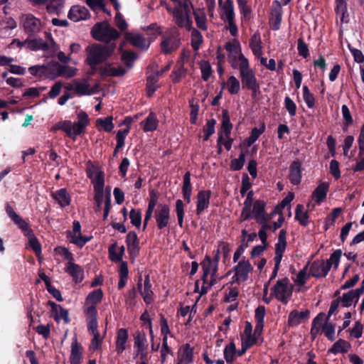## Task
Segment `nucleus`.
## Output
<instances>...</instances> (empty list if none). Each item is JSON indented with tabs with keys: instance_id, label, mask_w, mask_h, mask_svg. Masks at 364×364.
<instances>
[{
	"instance_id": "obj_1",
	"label": "nucleus",
	"mask_w": 364,
	"mask_h": 364,
	"mask_svg": "<svg viewBox=\"0 0 364 364\" xmlns=\"http://www.w3.org/2000/svg\"><path fill=\"white\" fill-rule=\"evenodd\" d=\"M77 122H72L70 120L60 121L54 124L50 130L55 132L63 130L68 136L75 140L77 136L83 134L89 124L88 115L85 112H80L77 114Z\"/></svg>"
},
{
	"instance_id": "obj_2",
	"label": "nucleus",
	"mask_w": 364,
	"mask_h": 364,
	"mask_svg": "<svg viewBox=\"0 0 364 364\" xmlns=\"http://www.w3.org/2000/svg\"><path fill=\"white\" fill-rule=\"evenodd\" d=\"M168 11L172 14L173 23L181 28L190 31L193 28L191 14L193 5L190 0H183V3L175 5L174 8L166 6Z\"/></svg>"
},
{
	"instance_id": "obj_3",
	"label": "nucleus",
	"mask_w": 364,
	"mask_h": 364,
	"mask_svg": "<svg viewBox=\"0 0 364 364\" xmlns=\"http://www.w3.org/2000/svg\"><path fill=\"white\" fill-rule=\"evenodd\" d=\"M6 212L10 218L15 223V224L23 232L24 235L28 238V245L27 247L31 248L41 259V246L38 239L33 234L29 225L22 218H21L7 203L6 205Z\"/></svg>"
},
{
	"instance_id": "obj_4",
	"label": "nucleus",
	"mask_w": 364,
	"mask_h": 364,
	"mask_svg": "<svg viewBox=\"0 0 364 364\" xmlns=\"http://www.w3.org/2000/svg\"><path fill=\"white\" fill-rule=\"evenodd\" d=\"M218 266V259L213 260L207 255L201 262L203 269L201 294H206L208 290L220 280L217 274Z\"/></svg>"
},
{
	"instance_id": "obj_5",
	"label": "nucleus",
	"mask_w": 364,
	"mask_h": 364,
	"mask_svg": "<svg viewBox=\"0 0 364 364\" xmlns=\"http://www.w3.org/2000/svg\"><path fill=\"white\" fill-rule=\"evenodd\" d=\"M114 44L102 46L94 44L87 48V56L86 61L91 68L95 69L97 65L106 60L112 55L114 50Z\"/></svg>"
},
{
	"instance_id": "obj_6",
	"label": "nucleus",
	"mask_w": 364,
	"mask_h": 364,
	"mask_svg": "<svg viewBox=\"0 0 364 364\" xmlns=\"http://www.w3.org/2000/svg\"><path fill=\"white\" fill-rule=\"evenodd\" d=\"M328 317H326L324 313H319L313 320L311 328V334L315 338L321 333H323L326 337L333 341L335 339V326L328 322Z\"/></svg>"
},
{
	"instance_id": "obj_7",
	"label": "nucleus",
	"mask_w": 364,
	"mask_h": 364,
	"mask_svg": "<svg viewBox=\"0 0 364 364\" xmlns=\"http://www.w3.org/2000/svg\"><path fill=\"white\" fill-rule=\"evenodd\" d=\"M235 69L239 70L242 87L251 90L256 95L259 92L260 86L255 71L250 68L249 60L238 65Z\"/></svg>"
},
{
	"instance_id": "obj_8",
	"label": "nucleus",
	"mask_w": 364,
	"mask_h": 364,
	"mask_svg": "<svg viewBox=\"0 0 364 364\" xmlns=\"http://www.w3.org/2000/svg\"><path fill=\"white\" fill-rule=\"evenodd\" d=\"M91 33L95 40L106 43L117 39L119 36V32L107 21L95 24L91 30Z\"/></svg>"
},
{
	"instance_id": "obj_9",
	"label": "nucleus",
	"mask_w": 364,
	"mask_h": 364,
	"mask_svg": "<svg viewBox=\"0 0 364 364\" xmlns=\"http://www.w3.org/2000/svg\"><path fill=\"white\" fill-rule=\"evenodd\" d=\"M103 297V291L101 289H95L87 296L83 312L87 320H97V311L96 305L99 304Z\"/></svg>"
},
{
	"instance_id": "obj_10",
	"label": "nucleus",
	"mask_w": 364,
	"mask_h": 364,
	"mask_svg": "<svg viewBox=\"0 0 364 364\" xmlns=\"http://www.w3.org/2000/svg\"><path fill=\"white\" fill-rule=\"evenodd\" d=\"M293 285L288 278L278 279L272 288V294L280 302L287 304L291 298Z\"/></svg>"
},
{
	"instance_id": "obj_11",
	"label": "nucleus",
	"mask_w": 364,
	"mask_h": 364,
	"mask_svg": "<svg viewBox=\"0 0 364 364\" xmlns=\"http://www.w3.org/2000/svg\"><path fill=\"white\" fill-rule=\"evenodd\" d=\"M225 48L228 53L229 61L233 68L248 61V59L242 53L240 43L237 39H232L227 42Z\"/></svg>"
},
{
	"instance_id": "obj_12",
	"label": "nucleus",
	"mask_w": 364,
	"mask_h": 364,
	"mask_svg": "<svg viewBox=\"0 0 364 364\" xmlns=\"http://www.w3.org/2000/svg\"><path fill=\"white\" fill-rule=\"evenodd\" d=\"M180 44L178 32L176 27L171 28L166 31L161 43V50L166 53H170L176 50Z\"/></svg>"
},
{
	"instance_id": "obj_13",
	"label": "nucleus",
	"mask_w": 364,
	"mask_h": 364,
	"mask_svg": "<svg viewBox=\"0 0 364 364\" xmlns=\"http://www.w3.org/2000/svg\"><path fill=\"white\" fill-rule=\"evenodd\" d=\"M77 73V69L61 65L57 62L50 63L46 65V75L54 78L56 77H72Z\"/></svg>"
},
{
	"instance_id": "obj_14",
	"label": "nucleus",
	"mask_w": 364,
	"mask_h": 364,
	"mask_svg": "<svg viewBox=\"0 0 364 364\" xmlns=\"http://www.w3.org/2000/svg\"><path fill=\"white\" fill-rule=\"evenodd\" d=\"M87 174L93 184L94 191H104V172L97 166L89 163L87 166Z\"/></svg>"
},
{
	"instance_id": "obj_15",
	"label": "nucleus",
	"mask_w": 364,
	"mask_h": 364,
	"mask_svg": "<svg viewBox=\"0 0 364 364\" xmlns=\"http://www.w3.org/2000/svg\"><path fill=\"white\" fill-rule=\"evenodd\" d=\"M21 24L24 31L30 36L39 33L43 28L41 20L31 14L22 16Z\"/></svg>"
},
{
	"instance_id": "obj_16",
	"label": "nucleus",
	"mask_w": 364,
	"mask_h": 364,
	"mask_svg": "<svg viewBox=\"0 0 364 364\" xmlns=\"http://www.w3.org/2000/svg\"><path fill=\"white\" fill-rule=\"evenodd\" d=\"M68 89L78 95H91L96 92L97 86L92 87L86 79H77L68 85Z\"/></svg>"
},
{
	"instance_id": "obj_17",
	"label": "nucleus",
	"mask_w": 364,
	"mask_h": 364,
	"mask_svg": "<svg viewBox=\"0 0 364 364\" xmlns=\"http://www.w3.org/2000/svg\"><path fill=\"white\" fill-rule=\"evenodd\" d=\"M87 331L92 336L90 344V350L96 351L100 348L104 336H101L98 331L97 320H87Z\"/></svg>"
},
{
	"instance_id": "obj_18",
	"label": "nucleus",
	"mask_w": 364,
	"mask_h": 364,
	"mask_svg": "<svg viewBox=\"0 0 364 364\" xmlns=\"http://www.w3.org/2000/svg\"><path fill=\"white\" fill-rule=\"evenodd\" d=\"M67 236L71 243H73L80 247H83L91 239V237L82 235L81 225L77 220L73 222V230L68 231Z\"/></svg>"
},
{
	"instance_id": "obj_19",
	"label": "nucleus",
	"mask_w": 364,
	"mask_h": 364,
	"mask_svg": "<svg viewBox=\"0 0 364 364\" xmlns=\"http://www.w3.org/2000/svg\"><path fill=\"white\" fill-rule=\"evenodd\" d=\"M154 218L159 230L166 228L170 220V208L166 204H159L154 211Z\"/></svg>"
},
{
	"instance_id": "obj_20",
	"label": "nucleus",
	"mask_w": 364,
	"mask_h": 364,
	"mask_svg": "<svg viewBox=\"0 0 364 364\" xmlns=\"http://www.w3.org/2000/svg\"><path fill=\"white\" fill-rule=\"evenodd\" d=\"M134 349L136 357L144 359L147 356L148 343L146 336L144 332L136 333L134 337Z\"/></svg>"
},
{
	"instance_id": "obj_21",
	"label": "nucleus",
	"mask_w": 364,
	"mask_h": 364,
	"mask_svg": "<svg viewBox=\"0 0 364 364\" xmlns=\"http://www.w3.org/2000/svg\"><path fill=\"white\" fill-rule=\"evenodd\" d=\"M233 278L237 282H245L247 279L249 274L252 271V267L248 260L242 259L234 267Z\"/></svg>"
},
{
	"instance_id": "obj_22",
	"label": "nucleus",
	"mask_w": 364,
	"mask_h": 364,
	"mask_svg": "<svg viewBox=\"0 0 364 364\" xmlns=\"http://www.w3.org/2000/svg\"><path fill=\"white\" fill-rule=\"evenodd\" d=\"M138 288L142 296L144 301L149 304L154 301V292L151 290V284L150 282L149 275L145 276L144 284L141 283V279H139L138 283Z\"/></svg>"
},
{
	"instance_id": "obj_23",
	"label": "nucleus",
	"mask_w": 364,
	"mask_h": 364,
	"mask_svg": "<svg viewBox=\"0 0 364 364\" xmlns=\"http://www.w3.org/2000/svg\"><path fill=\"white\" fill-rule=\"evenodd\" d=\"M65 272L72 277L75 283H80L84 279V269L73 261L66 264Z\"/></svg>"
},
{
	"instance_id": "obj_24",
	"label": "nucleus",
	"mask_w": 364,
	"mask_h": 364,
	"mask_svg": "<svg viewBox=\"0 0 364 364\" xmlns=\"http://www.w3.org/2000/svg\"><path fill=\"white\" fill-rule=\"evenodd\" d=\"M329 270V264L324 260H317L311 265L309 272L314 277H325Z\"/></svg>"
},
{
	"instance_id": "obj_25",
	"label": "nucleus",
	"mask_w": 364,
	"mask_h": 364,
	"mask_svg": "<svg viewBox=\"0 0 364 364\" xmlns=\"http://www.w3.org/2000/svg\"><path fill=\"white\" fill-rule=\"evenodd\" d=\"M89 17V11L82 6H73L68 12V18L75 22L86 20Z\"/></svg>"
},
{
	"instance_id": "obj_26",
	"label": "nucleus",
	"mask_w": 364,
	"mask_h": 364,
	"mask_svg": "<svg viewBox=\"0 0 364 364\" xmlns=\"http://www.w3.org/2000/svg\"><path fill=\"white\" fill-rule=\"evenodd\" d=\"M287 247L286 241V231L281 230L278 235V241L275 245V256L274 258V262L281 263L283 253Z\"/></svg>"
},
{
	"instance_id": "obj_27",
	"label": "nucleus",
	"mask_w": 364,
	"mask_h": 364,
	"mask_svg": "<svg viewBox=\"0 0 364 364\" xmlns=\"http://www.w3.org/2000/svg\"><path fill=\"white\" fill-rule=\"evenodd\" d=\"M328 188L329 185L328 183H320L312 193L311 200L314 201L316 204L320 205L323 201L325 200Z\"/></svg>"
},
{
	"instance_id": "obj_28",
	"label": "nucleus",
	"mask_w": 364,
	"mask_h": 364,
	"mask_svg": "<svg viewBox=\"0 0 364 364\" xmlns=\"http://www.w3.org/2000/svg\"><path fill=\"white\" fill-rule=\"evenodd\" d=\"M218 4L219 6L222 9L221 18L224 21L235 20L233 1L232 0H226L223 3V0H221V3L218 1Z\"/></svg>"
},
{
	"instance_id": "obj_29",
	"label": "nucleus",
	"mask_w": 364,
	"mask_h": 364,
	"mask_svg": "<svg viewBox=\"0 0 364 364\" xmlns=\"http://www.w3.org/2000/svg\"><path fill=\"white\" fill-rule=\"evenodd\" d=\"M309 311L308 310L298 311L296 310L291 311L288 317V325L289 326H297L304 321L308 319Z\"/></svg>"
},
{
	"instance_id": "obj_30",
	"label": "nucleus",
	"mask_w": 364,
	"mask_h": 364,
	"mask_svg": "<svg viewBox=\"0 0 364 364\" xmlns=\"http://www.w3.org/2000/svg\"><path fill=\"white\" fill-rule=\"evenodd\" d=\"M210 193L207 191H200L197 196V215H200L209 206Z\"/></svg>"
},
{
	"instance_id": "obj_31",
	"label": "nucleus",
	"mask_w": 364,
	"mask_h": 364,
	"mask_svg": "<svg viewBox=\"0 0 364 364\" xmlns=\"http://www.w3.org/2000/svg\"><path fill=\"white\" fill-rule=\"evenodd\" d=\"M125 38L132 45L141 49L146 50L150 46V42L139 34L127 33L125 34Z\"/></svg>"
},
{
	"instance_id": "obj_32",
	"label": "nucleus",
	"mask_w": 364,
	"mask_h": 364,
	"mask_svg": "<svg viewBox=\"0 0 364 364\" xmlns=\"http://www.w3.org/2000/svg\"><path fill=\"white\" fill-rule=\"evenodd\" d=\"M193 357V350L189 344L183 346L178 352V364H189L192 362Z\"/></svg>"
},
{
	"instance_id": "obj_33",
	"label": "nucleus",
	"mask_w": 364,
	"mask_h": 364,
	"mask_svg": "<svg viewBox=\"0 0 364 364\" xmlns=\"http://www.w3.org/2000/svg\"><path fill=\"white\" fill-rule=\"evenodd\" d=\"M289 180L294 185H298L301 180V166L300 162L294 161L289 167Z\"/></svg>"
},
{
	"instance_id": "obj_34",
	"label": "nucleus",
	"mask_w": 364,
	"mask_h": 364,
	"mask_svg": "<svg viewBox=\"0 0 364 364\" xmlns=\"http://www.w3.org/2000/svg\"><path fill=\"white\" fill-rule=\"evenodd\" d=\"M128 341V332L125 328L118 330L116 338V351L118 354L124 352Z\"/></svg>"
},
{
	"instance_id": "obj_35",
	"label": "nucleus",
	"mask_w": 364,
	"mask_h": 364,
	"mask_svg": "<svg viewBox=\"0 0 364 364\" xmlns=\"http://www.w3.org/2000/svg\"><path fill=\"white\" fill-rule=\"evenodd\" d=\"M249 46L255 56H260L262 55L263 47L262 46L260 34L258 32H256L252 36Z\"/></svg>"
},
{
	"instance_id": "obj_36",
	"label": "nucleus",
	"mask_w": 364,
	"mask_h": 364,
	"mask_svg": "<svg viewBox=\"0 0 364 364\" xmlns=\"http://www.w3.org/2000/svg\"><path fill=\"white\" fill-rule=\"evenodd\" d=\"M51 196L61 207L68 206L70 203V196L65 188L53 192Z\"/></svg>"
},
{
	"instance_id": "obj_37",
	"label": "nucleus",
	"mask_w": 364,
	"mask_h": 364,
	"mask_svg": "<svg viewBox=\"0 0 364 364\" xmlns=\"http://www.w3.org/2000/svg\"><path fill=\"white\" fill-rule=\"evenodd\" d=\"M265 316V307L259 306L255 311V319L256 325L255 327V333L260 334L264 328V318Z\"/></svg>"
},
{
	"instance_id": "obj_38",
	"label": "nucleus",
	"mask_w": 364,
	"mask_h": 364,
	"mask_svg": "<svg viewBox=\"0 0 364 364\" xmlns=\"http://www.w3.org/2000/svg\"><path fill=\"white\" fill-rule=\"evenodd\" d=\"M192 11L197 27L205 31L207 29V17L204 9L193 8Z\"/></svg>"
},
{
	"instance_id": "obj_39",
	"label": "nucleus",
	"mask_w": 364,
	"mask_h": 364,
	"mask_svg": "<svg viewBox=\"0 0 364 364\" xmlns=\"http://www.w3.org/2000/svg\"><path fill=\"white\" fill-rule=\"evenodd\" d=\"M127 249L130 255L136 256L139 253V242L137 235L134 232H129L127 235Z\"/></svg>"
},
{
	"instance_id": "obj_40",
	"label": "nucleus",
	"mask_w": 364,
	"mask_h": 364,
	"mask_svg": "<svg viewBox=\"0 0 364 364\" xmlns=\"http://www.w3.org/2000/svg\"><path fill=\"white\" fill-rule=\"evenodd\" d=\"M232 125L230 122L229 116L227 112H223V117L222 122V132L219 135L218 143L220 144L221 141L225 138H229L230 131L232 129Z\"/></svg>"
},
{
	"instance_id": "obj_41",
	"label": "nucleus",
	"mask_w": 364,
	"mask_h": 364,
	"mask_svg": "<svg viewBox=\"0 0 364 364\" xmlns=\"http://www.w3.org/2000/svg\"><path fill=\"white\" fill-rule=\"evenodd\" d=\"M252 217L255 218L258 223H262L264 220V203L261 200L255 202L252 210H251Z\"/></svg>"
},
{
	"instance_id": "obj_42",
	"label": "nucleus",
	"mask_w": 364,
	"mask_h": 364,
	"mask_svg": "<svg viewBox=\"0 0 364 364\" xmlns=\"http://www.w3.org/2000/svg\"><path fill=\"white\" fill-rule=\"evenodd\" d=\"M187 69L184 68L183 61L180 60L177 63L174 70L171 75L172 81L175 83L180 82L186 77Z\"/></svg>"
},
{
	"instance_id": "obj_43",
	"label": "nucleus",
	"mask_w": 364,
	"mask_h": 364,
	"mask_svg": "<svg viewBox=\"0 0 364 364\" xmlns=\"http://www.w3.org/2000/svg\"><path fill=\"white\" fill-rule=\"evenodd\" d=\"M253 200V193L252 191L247 193V198L244 202V207L240 215V221L246 220L252 217L251 206Z\"/></svg>"
},
{
	"instance_id": "obj_44",
	"label": "nucleus",
	"mask_w": 364,
	"mask_h": 364,
	"mask_svg": "<svg viewBox=\"0 0 364 364\" xmlns=\"http://www.w3.org/2000/svg\"><path fill=\"white\" fill-rule=\"evenodd\" d=\"M158 124L159 121L156 114L153 112H151L142 122L143 130L146 132H153L156 129Z\"/></svg>"
},
{
	"instance_id": "obj_45",
	"label": "nucleus",
	"mask_w": 364,
	"mask_h": 364,
	"mask_svg": "<svg viewBox=\"0 0 364 364\" xmlns=\"http://www.w3.org/2000/svg\"><path fill=\"white\" fill-rule=\"evenodd\" d=\"M112 120V117L99 118L96 120V127L99 131L103 130L107 132H110L114 129Z\"/></svg>"
},
{
	"instance_id": "obj_46",
	"label": "nucleus",
	"mask_w": 364,
	"mask_h": 364,
	"mask_svg": "<svg viewBox=\"0 0 364 364\" xmlns=\"http://www.w3.org/2000/svg\"><path fill=\"white\" fill-rule=\"evenodd\" d=\"M224 86L230 95H236L240 90V83L239 80L234 75L228 77L227 82L224 83Z\"/></svg>"
},
{
	"instance_id": "obj_47",
	"label": "nucleus",
	"mask_w": 364,
	"mask_h": 364,
	"mask_svg": "<svg viewBox=\"0 0 364 364\" xmlns=\"http://www.w3.org/2000/svg\"><path fill=\"white\" fill-rule=\"evenodd\" d=\"M223 355L227 363H231L235 360L237 358V349L234 342L232 341L225 346Z\"/></svg>"
},
{
	"instance_id": "obj_48",
	"label": "nucleus",
	"mask_w": 364,
	"mask_h": 364,
	"mask_svg": "<svg viewBox=\"0 0 364 364\" xmlns=\"http://www.w3.org/2000/svg\"><path fill=\"white\" fill-rule=\"evenodd\" d=\"M295 219L303 226H306L309 224L308 211L304 210V207L301 204L296 205Z\"/></svg>"
},
{
	"instance_id": "obj_49",
	"label": "nucleus",
	"mask_w": 364,
	"mask_h": 364,
	"mask_svg": "<svg viewBox=\"0 0 364 364\" xmlns=\"http://www.w3.org/2000/svg\"><path fill=\"white\" fill-rule=\"evenodd\" d=\"M82 358V347L75 341L71 346L70 364H79Z\"/></svg>"
},
{
	"instance_id": "obj_50",
	"label": "nucleus",
	"mask_w": 364,
	"mask_h": 364,
	"mask_svg": "<svg viewBox=\"0 0 364 364\" xmlns=\"http://www.w3.org/2000/svg\"><path fill=\"white\" fill-rule=\"evenodd\" d=\"M53 311L56 321L59 322L60 320H63L66 323L69 322L68 311L61 306L53 304Z\"/></svg>"
},
{
	"instance_id": "obj_51",
	"label": "nucleus",
	"mask_w": 364,
	"mask_h": 364,
	"mask_svg": "<svg viewBox=\"0 0 364 364\" xmlns=\"http://www.w3.org/2000/svg\"><path fill=\"white\" fill-rule=\"evenodd\" d=\"M308 267L306 265L302 269H301L295 277H292V280L298 287L304 286L306 282L309 280L311 274L308 273Z\"/></svg>"
},
{
	"instance_id": "obj_52",
	"label": "nucleus",
	"mask_w": 364,
	"mask_h": 364,
	"mask_svg": "<svg viewBox=\"0 0 364 364\" xmlns=\"http://www.w3.org/2000/svg\"><path fill=\"white\" fill-rule=\"evenodd\" d=\"M102 75L106 76H121L123 75L126 70L122 67H112L111 65H105L101 69Z\"/></svg>"
},
{
	"instance_id": "obj_53",
	"label": "nucleus",
	"mask_w": 364,
	"mask_h": 364,
	"mask_svg": "<svg viewBox=\"0 0 364 364\" xmlns=\"http://www.w3.org/2000/svg\"><path fill=\"white\" fill-rule=\"evenodd\" d=\"M26 47L31 50H46L48 48V44L42 39L26 40Z\"/></svg>"
},
{
	"instance_id": "obj_54",
	"label": "nucleus",
	"mask_w": 364,
	"mask_h": 364,
	"mask_svg": "<svg viewBox=\"0 0 364 364\" xmlns=\"http://www.w3.org/2000/svg\"><path fill=\"white\" fill-rule=\"evenodd\" d=\"M349 348L350 345L347 341L343 339H339L333 345L332 348L329 350V351L334 354L340 353H346L348 350Z\"/></svg>"
},
{
	"instance_id": "obj_55",
	"label": "nucleus",
	"mask_w": 364,
	"mask_h": 364,
	"mask_svg": "<svg viewBox=\"0 0 364 364\" xmlns=\"http://www.w3.org/2000/svg\"><path fill=\"white\" fill-rule=\"evenodd\" d=\"M355 299L356 301H358V294L354 291H349L348 292L343 294L341 297V301L343 306L348 307L352 305Z\"/></svg>"
},
{
	"instance_id": "obj_56",
	"label": "nucleus",
	"mask_w": 364,
	"mask_h": 364,
	"mask_svg": "<svg viewBox=\"0 0 364 364\" xmlns=\"http://www.w3.org/2000/svg\"><path fill=\"white\" fill-rule=\"evenodd\" d=\"M199 65L202 74V78L203 80L207 81L212 74L211 65L207 60H201Z\"/></svg>"
},
{
	"instance_id": "obj_57",
	"label": "nucleus",
	"mask_w": 364,
	"mask_h": 364,
	"mask_svg": "<svg viewBox=\"0 0 364 364\" xmlns=\"http://www.w3.org/2000/svg\"><path fill=\"white\" fill-rule=\"evenodd\" d=\"M130 127H126L123 129H120L117 132L116 139L117 149H122L124 146V140L127 134L129 133Z\"/></svg>"
},
{
	"instance_id": "obj_58",
	"label": "nucleus",
	"mask_w": 364,
	"mask_h": 364,
	"mask_svg": "<svg viewBox=\"0 0 364 364\" xmlns=\"http://www.w3.org/2000/svg\"><path fill=\"white\" fill-rule=\"evenodd\" d=\"M341 250H337L331 255L330 258L328 259L325 261L327 264H329V269H331L333 265L335 269H337L341 257Z\"/></svg>"
},
{
	"instance_id": "obj_59",
	"label": "nucleus",
	"mask_w": 364,
	"mask_h": 364,
	"mask_svg": "<svg viewBox=\"0 0 364 364\" xmlns=\"http://www.w3.org/2000/svg\"><path fill=\"white\" fill-rule=\"evenodd\" d=\"M176 213L178 218V223L180 227L183 226L184 218V204L183 202L178 199L176 201Z\"/></svg>"
},
{
	"instance_id": "obj_60",
	"label": "nucleus",
	"mask_w": 364,
	"mask_h": 364,
	"mask_svg": "<svg viewBox=\"0 0 364 364\" xmlns=\"http://www.w3.org/2000/svg\"><path fill=\"white\" fill-rule=\"evenodd\" d=\"M303 98L309 108H313L315 105V99L307 86H303Z\"/></svg>"
},
{
	"instance_id": "obj_61",
	"label": "nucleus",
	"mask_w": 364,
	"mask_h": 364,
	"mask_svg": "<svg viewBox=\"0 0 364 364\" xmlns=\"http://www.w3.org/2000/svg\"><path fill=\"white\" fill-rule=\"evenodd\" d=\"M245 154L242 152L239 157L237 159H234L231 161L230 168L233 171H239L240 170L245 164Z\"/></svg>"
},
{
	"instance_id": "obj_62",
	"label": "nucleus",
	"mask_w": 364,
	"mask_h": 364,
	"mask_svg": "<svg viewBox=\"0 0 364 364\" xmlns=\"http://www.w3.org/2000/svg\"><path fill=\"white\" fill-rule=\"evenodd\" d=\"M129 218L133 225L139 228L141 224V213L139 210L132 209L129 213Z\"/></svg>"
},
{
	"instance_id": "obj_63",
	"label": "nucleus",
	"mask_w": 364,
	"mask_h": 364,
	"mask_svg": "<svg viewBox=\"0 0 364 364\" xmlns=\"http://www.w3.org/2000/svg\"><path fill=\"white\" fill-rule=\"evenodd\" d=\"M190 31H191L192 46L194 50H197L203 41L202 35L198 30L194 28H193Z\"/></svg>"
},
{
	"instance_id": "obj_64",
	"label": "nucleus",
	"mask_w": 364,
	"mask_h": 364,
	"mask_svg": "<svg viewBox=\"0 0 364 364\" xmlns=\"http://www.w3.org/2000/svg\"><path fill=\"white\" fill-rule=\"evenodd\" d=\"M158 74L150 75L147 77V94L151 96L156 90V82L158 81Z\"/></svg>"
}]
</instances>
